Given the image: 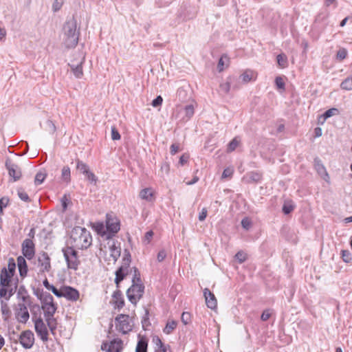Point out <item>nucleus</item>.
I'll return each mask as SVG.
<instances>
[{"label": "nucleus", "mask_w": 352, "mask_h": 352, "mask_svg": "<svg viewBox=\"0 0 352 352\" xmlns=\"http://www.w3.org/2000/svg\"><path fill=\"white\" fill-rule=\"evenodd\" d=\"M41 302V308L44 312V316L47 323V326L51 332L54 334V331L56 329L57 322L54 317L56 311L57 306L54 302L53 296L47 292H43L39 296L37 295Z\"/></svg>", "instance_id": "nucleus-1"}, {"label": "nucleus", "mask_w": 352, "mask_h": 352, "mask_svg": "<svg viewBox=\"0 0 352 352\" xmlns=\"http://www.w3.org/2000/svg\"><path fill=\"white\" fill-rule=\"evenodd\" d=\"M70 240L73 247L83 250L91 245L92 237L86 228L76 226L72 230Z\"/></svg>", "instance_id": "nucleus-2"}, {"label": "nucleus", "mask_w": 352, "mask_h": 352, "mask_svg": "<svg viewBox=\"0 0 352 352\" xmlns=\"http://www.w3.org/2000/svg\"><path fill=\"white\" fill-rule=\"evenodd\" d=\"M80 31L74 18L67 20L63 25V43L67 48L75 47L78 42Z\"/></svg>", "instance_id": "nucleus-3"}, {"label": "nucleus", "mask_w": 352, "mask_h": 352, "mask_svg": "<svg viewBox=\"0 0 352 352\" xmlns=\"http://www.w3.org/2000/svg\"><path fill=\"white\" fill-rule=\"evenodd\" d=\"M63 252L67 264V267L76 270L80 263L78 256V252L72 247H67L63 249Z\"/></svg>", "instance_id": "nucleus-4"}, {"label": "nucleus", "mask_w": 352, "mask_h": 352, "mask_svg": "<svg viewBox=\"0 0 352 352\" xmlns=\"http://www.w3.org/2000/svg\"><path fill=\"white\" fill-rule=\"evenodd\" d=\"M32 321L34 323V329L35 331L37 333V336L41 338V340L43 342H47L48 340V329L47 324L46 325L43 320V318L39 316L34 314L32 316Z\"/></svg>", "instance_id": "nucleus-5"}, {"label": "nucleus", "mask_w": 352, "mask_h": 352, "mask_svg": "<svg viewBox=\"0 0 352 352\" xmlns=\"http://www.w3.org/2000/svg\"><path fill=\"white\" fill-rule=\"evenodd\" d=\"M144 292V286L142 283L132 284L127 289L126 296L129 300L133 305H136L142 297Z\"/></svg>", "instance_id": "nucleus-6"}, {"label": "nucleus", "mask_w": 352, "mask_h": 352, "mask_svg": "<svg viewBox=\"0 0 352 352\" xmlns=\"http://www.w3.org/2000/svg\"><path fill=\"white\" fill-rule=\"evenodd\" d=\"M107 232H104L102 235L105 236L107 239L112 238L120 230V221L116 218L111 214H107L106 220Z\"/></svg>", "instance_id": "nucleus-7"}, {"label": "nucleus", "mask_w": 352, "mask_h": 352, "mask_svg": "<svg viewBox=\"0 0 352 352\" xmlns=\"http://www.w3.org/2000/svg\"><path fill=\"white\" fill-rule=\"evenodd\" d=\"M131 263V255L129 252L124 254L122 258V265L116 272L115 283L117 287H119L120 283L125 278L129 272Z\"/></svg>", "instance_id": "nucleus-8"}, {"label": "nucleus", "mask_w": 352, "mask_h": 352, "mask_svg": "<svg viewBox=\"0 0 352 352\" xmlns=\"http://www.w3.org/2000/svg\"><path fill=\"white\" fill-rule=\"evenodd\" d=\"M34 335L31 330H25L21 332L19 336V341L25 349H31L34 343Z\"/></svg>", "instance_id": "nucleus-9"}, {"label": "nucleus", "mask_w": 352, "mask_h": 352, "mask_svg": "<svg viewBox=\"0 0 352 352\" xmlns=\"http://www.w3.org/2000/svg\"><path fill=\"white\" fill-rule=\"evenodd\" d=\"M6 168L8 171L10 177L12 178L13 182L18 181L22 176L21 168L14 163L10 159L8 158L6 161Z\"/></svg>", "instance_id": "nucleus-10"}, {"label": "nucleus", "mask_w": 352, "mask_h": 352, "mask_svg": "<svg viewBox=\"0 0 352 352\" xmlns=\"http://www.w3.org/2000/svg\"><path fill=\"white\" fill-rule=\"evenodd\" d=\"M21 250L24 257L28 260L33 258L35 254V245L32 239H25L21 244Z\"/></svg>", "instance_id": "nucleus-11"}, {"label": "nucleus", "mask_w": 352, "mask_h": 352, "mask_svg": "<svg viewBox=\"0 0 352 352\" xmlns=\"http://www.w3.org/2000/svg\"><path fill=\"white\" fill-rule=\"evenodd\" d=\"M129 319V316L126 314H119L116 318V327L122 333H126L131 329Z\"/></svg>", "instance_id": "nucleus-12"}, {"label": "nucleus", "mask_w": 352, "mask_h": 352, "mask_svg": "<svg viewBox=\"0 0 352 352\" xmlns=\"http://www.w3.org/2000/svg\"><path fill=\"white\" fill-rule=\"evenodd\" d=\"M15 316L20 323L25 324L30 318V314L25 303H19L15 311Z\"/></svg>", "instance_id": "nucleus-13"}, {"label": "nucleus", "mask_w": 352, "mask_h": 352, "mask_svg": "<svg viewBox=\"0 0 352 352\" xmlns=\"http://www.w3.org/2000/svg\"><path fill=\"white\" fill-rule=\"evenodd\" d=\"M80 296L79 292L69 286H63L61 292V297L65 298L70 301H76Z\"/></svg>", "instance_id": "nucleus-14"}, {"label": "nucleus", "mask_w": 352, "mask_h": 352, "mask_svg": "<svg viewBox=\"0 0 352 352\" xmlns=\"http://www.w3.org/2000/svg\"><path fill=\"white\" fill-rule=\"evenodd\" d=\"M38 264L41 272H48L50 270V258L47 252H43L39 254L38 256Z\"/></svg>", "instance_id": "nucleus-15"}, {"label": "nucleus", "mask_w": 352, "mask_h": 352, "mask_svg": "<svg viewBox=\"0 0 352 352\" xmlns=\"http://www.w3.org/2000/svg\"><path fill=\"white\" fill-rule=\"evenodd\" d=\"M204 296L207 307L211 309H215L217 305V301L214 294H212L209 289L205 288L204 290Z\"/></svg>", "instance_id": "nucleus-16"}, {"label": "nucleus", "mask_w": 352, "mask_h": 352, "mask_svg": "<svg viewBox=\"0 0 352 352\" xmlns=\"http://www.w3.org/2000/svg\"><path fill=\"white\" fill-rule=\"evenodd\" d=\"M108 243L109 244L110 256L113 258V262L116 263L120 256L121 248L120 245H116L117 242L113 240L110 241Z\"/></svg>", "instance_id": "nucleus-17"}, {"label": "nucleus", "mask_w": 352, "mask_h": 352, "mask_svg": "<svg viewBox=\"0 0 352 352\" xmlns=\"http://www.w3.org/2000/svg\"><path fill=\"white\" fill-rule=\"evenodd\" d=\"M84 58H85L82 57L77 63H74L73 62L69 63V66L70 67L74 75L78 78H80L83 75L82 65L84 62Z\"/></svg>", "instance_id": "nucleus-18"}, {"label": "nucleus", "mask_w": 352, "mask_h": 352, "mask_svg": "<svg viewBox=\"0 0 352 352\" xmlns=\"http://www.w3.org/2000/svg\"><path fill=\"white\" fill-rule=\"evenodd\" d=\"M112 298L113 303L115 304V308L120 309L124 307V300L120 290H116L112 295Z\"/></svg>", "instance_id": "nucleus-19"}, {"label": "nucleus", "mask_w": 352, "mask_h": 352, "mask_svg": "<svg viewBox=\"0 0 352 352\" xmlns=\"http://www.w3.org/2000/svg\"><path fill=\"white\" fill-rule=\"evenodd\" d=\"M122 350V341L120 339H114L111 341L107 352H121Z\"/></svg>", "instance_id": "nucleus-20"}, {"label": "nucleus", "mask_w": 352, "mask_h": 352, "mask_svg": "<svg viewBox=\"0 0 352 352\" xmlns=\"http://www.w3.org/2000/svg\"><path fill=\"white\" fill-rule=\"evenodd\" d=\"M17 265L20 276L22 277L25 276L28 272V266L26 261L23 256H19L17 258Z\"/></svg>", "instance_id": "nucleus-21"}, {"label": "nucleus", "mask_w": 352, "mask_h": 352, "mask_svg": "<svg viewBox=\"0 0 352 352\" xmlns=\"http://www.w3.org/2000/svg\"><path fill=\"white\" fill-rule=\"evenodd\" d=\"M1 311L3 320L6 322H8L12 313L9 306L3 300L1 302Z\"/></svg>", "instance_id": "nucleus-22"}, {"label": "nucleus", "mask_w": 352, "mask_h": 352, "mask_svg": "<svg viewBox=\"0 0 352 352\" xmlns=\"http://www.w3.org/2000/svg\"><path fill=\"white\" fill-rule=\"evenodd\" d=\"M148 340L145 337L139 336L135 352H147Z\"/></svg>", "instance_id": "nucleus-23"}, {"label": "nucleus", "mask_w": 352, "mask_h": 352, "mask_svg": "<svg viewBox=\"0 0 352 352\" xmlns=\"http://www.w3.org/2000/svg\"><path fill=\"white\" fill-rule=\"evenodd\" d=\"M314 166H315L316 171L320 176H322V177L326 176L327 177H329L325 167L321 162L320 160H319L318 158L314 159Z\"/></svg>", "instance_id": "nucleus-24"}, {"label": "nucleus", "mask_w": 352, "mask_h": 352, "mask_svg": "<svg viewBox=\"0 0 352 352\" xmlns=\"http://www.w3.org/2000/svg\"><path fill=\"white\" fill-rule=\"evenodd\" d=\"M17 297L23 301V303H27L29 301L30 296L24 286H20L17 292Z\"/></svg>", "instance_id": "nucleus-25"}, {"label": "nucleus", "mask_w": 352, "mask_h": 352, "mask_svg": "<svg viewBox=\"0 0 352 352\" xmlns=\"http://www.w3.org/2000/svg\"><path fill=\"white\" fill-rule=\"evenodd\" d=\"M261 175L257 172H250L246 175L245 179L248 183H256L261 180Z\"/></svg>", "instance_id": "nucleus-26"}, {"label": "nucleus", "mask_w": 352, "mask_h": 352, "mask_svg": "<svg viewBox=\"0 0 352 352\" xmlns=\"http://www.w3.org/2000/svg\"><path fill=\"white\" fill-rule=\"evenodd\" d=\"M153 342L155 344V352H162V350H164L165 352H167V346L164 344L158 336L153 337Z\"/></svg>", "instance_id": "nucleus-27"}, {"label": "nucleus", "mask_w": 352, "mask_h": 352, "mask_svg": "<svg viewBox=\"0 0 352 352\" xmlns=\"http://www.w3.org/2000/svg\"><path fill=\"white\" fill-rule=\"evenodd\" d=\"M153 193L151 188H144L140 192V197L142 199L146 200L148 201H151L153 199Z\"/></svg>", "instance_id": "nucleus-28"}, {"label": "nucleus", "mask_w": 352, "mask_h": 352, "mask_svg": "<svg viewBox=\"0 0 352 352\" xmlns=\"http://www.w3.org/2000/svg\"><path fill=\"white\" fill-rule=\"evenodd\" d=\"M177 322L175 320H168L163 331L166 334L171 333L177 327Z\"/></svg>", "instance_id": "nucleus-29"}, {"label": "nucleus", "mask_w": 352, "mask_h": 352, "mask_svg": "<svg viewBox=\"0 0 352 352\" xmlns=\"http://www.w3.org/2000/svg\"><path fill=\"white\" fill-rule=\"evenodd\" d=\"M182 113L184 114L186 120H189L194 115V107L192 104L186 105L182 109Z\"/></svg>", "instance_id": "nucleus-30"}, {"label": "nucleus", "mask_w": 352, "mask_h": 352, "mask_svg": "<svg viewBox=\"0 0 352 352\" xmlns=\"http://www.w3.org/2000/svg\"><path fill=\"white\" fill-rule=\"evenodd\" d=\"M177 98L182 102L186 101L188 98L187 91L183 87L179 88L177 91Z\"/></svg>", "instance_id": "nucleus-31"}, {"label": "nucleus", "mask_w": 352, "mask_h": 352, "mask_svg": "<svg viewBox=\"0 0 352 352\" xmlns=\"http://www.w3.org/2000/svg\"><path fill=\"white\" fill-rule=\"evenodd\" d=\"M340 87L342 89L346 91L352 90V76L344 80L340 84Z\"/></svg>", "instance_id": "nucleus-32"}, {"label": "nucleus", "mask_w": 352, "mask_h": 352, "mask_svg": "<svg viewBox=\"0 0 352 352\" xmlns=\"http://www.w3.org/2000/svg\"><path fill=\"white\" fill-rule=\"evenodd\" d=\"M254 77V72L252 70H246L240 76V78H241L242 81L243 82H250V80H252V79Z\"/></svg>", "instance_id": "nucleus-33"}, {"label": "nucleus", "mask_w": 352, "mask_h": 352, "mask_svg": "<svg viewBox=\"0 0 352 352\" xmlns=\"http://www.w3.org/2000/svg\"><path fill=\"white\" fill-rule=\"evenodd\" d=\"M76 168L83 175L89 170L88 165L79 160L76 161Z\"/></svg>", "instance_id": "nucleus-34"}, {"label": "nucleus", "mask_w": 352, "mask_h": 352, "mask_svg": "<svg viewBox=\"0 0 352 352\" xmlns=\"http://www.w3.org/2000/svg\"><path fill=\"white\" fill-rule=\"evenodd\" d=\"M62 179L66 182H69L71 179V171L70 168L68 166H64L62 169V174H61Z\"/></svg>", "instance_id": "nucleus-35"}, {"label": "nucleus", "mask_w": 352, "mask_h": 352, "mask_svg": "<svg viewBox=\"0 0 352 352\" xmlns=\"http://www.w3.org/2000/svg\"><path fill=\"white\" fill-rule=\"evenodd\" d=\"M47 174L45 172L40 171L35 176L34 183L36 185L41 184L45 180Z\"/></svg>", "instance_id": "nucleus-36"}, {"label": "nucleus", "mask_w": 352, "mask_h": 352, "mask_svg": "<svg viewBox=\"0 0 352 352\" xmlns=\"http://www.w3.org/2000/svg\"><path fill=\"white\" fill-rule=\"evenodd\" d=\"M277 62L278 65L283 68H285L287 66V58L285 54H278L277 56Z\"/></svg>", "instance_id": "nucleus-37"}, {"label": "nucleus", "mask_w": 352, "mask_h": 352, "mask_svg": "<svg viewBox=\"0 0 352 352\" xmlns=\"http://www.w3.org/2000/svg\"><path fill=\"white\" fill-rule=\"evenodd\" d=\"M339 112L338 109L336 108H331L326 111L324 114L322 116L323 118V121H324L326 119L338 114Z\"/></svg>", "instance_id": "nucleus-38"}, {"label": "nucleus", "mask_w": 352, "mask_h": 352, "mask_svg": "<svg viewBox=\"0 0 352 352\" xmlns=\"http://www.w3.org/2000/svg\"><path fill=\"white\" fill-rule=\"evenodd\" d=\"M45 129L47 130L50 133H54L56 131V126L54 124V122L50 120H47L45 123Z\"/></svg>", "instance_id": "nucleus-39"}, {"label": "nucleus", "mask_w": 352, "mask_h": 352, "mask_svg": "<svg viewBox=\"0 0 352 352\" xmlns=\"http://www.w3.org/2000/svg\"><path fill=\"white\" fill-rule=\"evenodd\" d=\"M15 269H16V263H15V261L14 260V258H10L9 260H8V272L9 273L11 274V275H14V272H15Z\"/></svg>", "instance_id": "nucleus-40"}, {"label": "nucleus", "mask_w": 352, "mask_h": 352, "mask_svg": "<svg viewBox=\"0 0 352 352\" xmlns=\"http://www.w3.org/2000/svg\"><path fill=\"white\" fill-rule=\"evenodd\" d=\"M342 258L345 263H349L352 259L351 253L349 250H342Z\"/></svg>", "instance_id": "nucleus-41"}, {"label": "nucleus", "mask_w": 352, "mask_h": 352, "mask_svg": "<svg viewBox=\"0 0 352 352\" xmlns=\"http://www.w3.org/2000/svg\"><path fill=\"white\" fill-rule=\"evenodd\" d=\"M347 56V50L345 48H340L336 54L337 59L340 60H344Z\"/></svg>", "instance_id": "nucleus-42"}, {"label": "nucleus", "mask_w": 352, "mask_h": 352, "mask_svg": "<svg viewBox=\"0 0 352 352\" xmlns=\"http://www.w3.org/2000/svg\"><path fill=\"white\" fill-rule=\"evenodd\" d=\"M294 206L290 202H285L283 206V212L285 214H289L294 210Z\"/></svg>", "instance_id": "nucleus-43"}, {"label": "nucleus", "mask_w": 352, "mask_h": 352, "mask_svg": "<svg viewBox=\"0 0 352 352\" xmlns=\"http://www.w3.org/2000/svg\"><path fill=\"white\" fill-rule=\"evenodd\" d=\"M134 275L132 279V284H138V283H142L141 278H140V274L138 272V269L136 267H134Z\"/></svg>", "instance_id": "nucleus-44"}, {"label": "nucleus", "mask_w": 352, "mask_h": 352, "mask_svg": "<svg viewBox=\"0 0 352 352\" xmlns=\"http://www.w3.org/2000/svg\"><path fill=\"white\" fill-rule=\"evenodd\" d=\"M18 195H19V197L22 201H24L25 202L30 201V199L28 195L22 189H19L18 190Z\"/></svg>", "instance_id": "nucleus-45"}, {"label": "nucleus", "mask_w": 352, "mask_h": 352, "mask_svg": "<svg viewBox=\"0 0 352 352\" xmlns=\"http://www.w3.org/2000/svg\"><path fill=\"white\" fill-rule=\"evenodd\" d=\"M63 0H54L52 10L54 12H58L62 8Z\"/></svg>", "instance_id": "nucleus-46"}, {"label": "nucleus", "mask_w": 352, "mask_h": 352, "mask_svg": "<svg viewBox=\"0 0 352 352\" xmlns=\"http://www.w3.org/2000/svg\"><path fill=\"white\" fill-rule=\"evenodd\" d=\"M235 258L240 263H243L246 258L247 255L243 251H239L235 254Z\"/></svg>", "instance_id": "nucleus-47"}, {"label": "nucleus", "mask_w": 352, "mask_h": 352, "mask_svg": "<svg viewBox=\"0 0 352 352\" xmlns=\"http://www.w3.org/2000/svg\"><path fill=\"white\" fill-rule=\"evenodd\" d=\"M239 144V141L236 138H234L228 144V151L232 152L236 149Z\"/></svg>", "instance_id": "nucleus-48"}, {"label": "nucleus", "mask_w": 352, "mask_h": 352, "mask_svg": "<svg viewBox=\"0 0 352 352\" xmlns=\"http://www.w3.org/2000/svg\"><path fill=\"white\" fill-rule=\"evenodd\" d=\"M84 175L91 183L96 184L98 181L97 177L94 175V173L90 171V170L87 172V173H85Z\"/></svg>", "instance_id": "nucleus-49"}, {"label": "nucleus", "mask_w": 352, "mask_h": 352, "mask_svg": "<svg viewBox=\"0 0 352 352\" xmlns=\"http://www.w3.org/2000/svg\"><path fill=\"white\" fill-rule=\"evenodd\" d=\"M153 234L154 233L152 230L146 232L143 239V243L146 245L148 244L151 241Z\"/></svg>", "instance_id": "nucleus-50"}, {"label": "nucleus", "mask_w": 352, "mask_h": 352, "mask_svg": "<svg viewBox=\"0 0 352 352\" xmlns=\"http://www.w3.org/2000/svg\"><path fill=\"white\" fill-rule=\"evenodd\" d=\"M233 173H234V170L232 168H226L224 169L223 173H222V179H226V178H228V177H231L232 175H233Z\"/></svg>", "instance_id": "nucleus-51"}, {"label": "nucleus", "mask_w": 352, "mask_h": 352, "mask_svg": "<svg viewBox=\"0 0 352 352\" xmlns=\"http://www.w3.org/2000/svg\"><path fill=\"white\" fill-rule=\"evenodd\" d=\"M162 97L161 96H158L152 101L151 104L153 107H157L162 105Z\"/></svg>", "instance_id": "nucleus-52"}, {"label": "nucleus", "mask_w": 352, "mask_h": 352, "mask_svg": "<svg viewBox=\"0 0 352 352\" xmlns=\"http://www.w3.org/2000/svg\"><path fill=\"white\" fill-rule=\"evenodd\" d=\"M275 83H276V87L278 89H285V82L283 81V79L281 77H280V76L276 77L275 79Z\"/></svg>", "instance_id": "nucleus-53"}, {"label": "nucleus", "mask_w": 352, "mask_h": 352, "mask_svg": "<svg viewBox=\"0 0 352 352\" xmlns=\"http://www.w3.org/2000/svg\"><path fill=\"white\" fill-rule=\"evenodd\" d=\"M120 135L118 131L116 129L115 126L111 128V139L113 140H118L120 139Z\"/></svg>", "instance_id": "nucleus-54"}, {"label": "nucleus", "mask_w": 352, "mask_h": 352, "mask_svg": "<svg viewBox=\"0 0 352 352\" xmlns=\"http://www.w3.org/2000/svg\"><path fill=\"white\" fill-rule=\"evenodd\" d=\"M12 276H13V275H11V274L8 272L6 267L2 269L0 274V278H4L5 279L11 280Z\"/></svg>", "instance_id": "nucleus-55"}, {"label": "nucleus", "mask_w": 352, "mask_h": 352, "mask_svg": "<svg viewBox=\"0 0 352 352\" xmlns=\"http://www.w3.org/2000/svg\"><path fill=\"white\" fill-rule=\"evenodd\" d=\"M48 290L52 291V292L57 297L61 298V292H62V287L60 289H57L54 285H51L50 289Z\"/></svg>", "instance_id": "nucleus-56"}, {"label": "nucleus", "mask_w": 352, "mask_h": 352, "mask_svg": "<svg viewBox=\"0 0 352 352\" xmlns=\"http://www.w3.org/2000/svg\"><path fill=\"white\" fill-rule=\"evenodd\" d=\"M251 225L252 222L248 218L245 217L242 219L241 226L244 229L249 230V228L251 227Z\"/></svg>", "instance_id": "nucleus-57"}, {"label": "nucleus", "mask_w": 352, "mask_h": 352, "mask_svg": "<svg viewBox=\"0 0 352 352\" xmlns=\"http://www.w3.org/2000/svg\"><path fill=\"white\" fill-rule=\"evenodd\" d=\"M190 318V315L188 312H184L181 317L182 321L184 324H187L189 322Z\"/></svg>", "instance_id": "nucleus-58"}, {"label": "nucleus", "mask_w": 352, "mask_h": 352, "mask_svg": "<svg viewBox=\"0 0 352 352\" xmlns=\"http://www.w3.org/2000/svg\"><path fill=\"white\" fill-rule=\"evenodd\" d=\"M220 89L222 91L228 94L230 89V84L229 82H224L220 85Z\"/></svg>", "instance_id": "nucleus-59"}, {"label": "nucleus", "mask_w": 352, "mask_h": 352, "mask_svg": "<svg viewBox=\"0 0 352 352\" xmlns=\"http://www.w3.org/2000/svg\"><path fill=\"white\" fill-rule=\"evenodd\" d=\"M8 201V199L6 197H2L0 199V214L2 213L3 208L7 206Z\"/></svg>", "instance_id": "nucleus-60"}, {"label": "nucleus", "mask_w": 352, "mask_h": 352, "mask_svg": "<svg viewBox=\"0 0 352 352\" xmlns=\"http://www.w3.org/2000/svg\"><path fill=\"white\" fill-rule=\"evenodd\" d=\"M69 200L68 199V197H67L66 195H65L62 198H61V204H62V207H63V211H65L67 208V204L69 203Z\"/></svg>", "instance_id": "nucleus-61"}, {"label": "nucleus", "mask_w": 352, "mask_h": 352, "mask_svg": "<svg viewBox=\"0 0 352 352\" xmlns=\"http://www.w3.org/2000/svg\"><path fill=\"white\" fill-rule=\"evenodd\" d=\"M160 169L162 173H164L166 175L168 174L169 170H170V166H169L168 163H167V162L162 163L161 165Z\"/></svg>", "instance_id": "nucleus-62"}, {"label": "nucleus", "mask_w": 352, "mask_h": 352, "mask_svg": "<svg viewBox=\"0 0 352 352\" xmlns=\"http://www.w3.org/2000/svg\"><path fill=\"white\" fill-rule=\"evenodd\" d=\"M208 211L206 208H202L201 212L199 214V220L200 221H203L206 219L207 217Z\"/></svg>", "instance_id": "nucleus-63"}, {"label": "nucleus", "mask_w": 352, "mask_h": 352, "mask_svg": "<svg viewBox=\"0 0 352 352\" xmlns=\"http://www.w3.org/2000/svg\"><path fill=\"white\" fill-rule=\"evenodd\" d=\"M224 58H228L226 56H222L218 63L217 68L219 72H221L223 70V65H224Z\"/></svg>", "instance_id": "nucleus-64"}]
</instances>
